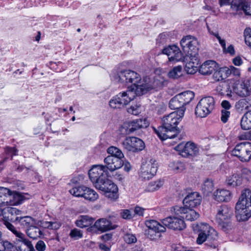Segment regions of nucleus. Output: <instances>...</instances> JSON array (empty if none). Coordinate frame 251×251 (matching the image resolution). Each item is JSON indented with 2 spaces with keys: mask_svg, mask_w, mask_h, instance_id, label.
<instances>
[{
  "mask_svg": "<svg viewBox=\"0 0 251 251\" xmlns=\"http://www.w3.org/2000/svg\"><path fill=\"white\" fill-rule=\"evenodd\" d=\"M128 113L134 115H137L141 112V105L140 103L132 104L127 109Z\"/></svg>",
  "mask_w": 251,
  "mask_h": 251,
  "instance_id": "obj_47",
  "label": "nucleus"
},
{
  "mask_svg": "<svg viewBox=\"0 0 251 251\" xmlns=\"http://www.w3.org/2000/svg\"><path fill=\"white\" fill-rule=\"evenodd\" d=\"M162 53L168 56L170 61L176 62L183 60V54L178 47L176 45L169 46L164 48Z\"/></svg>",
  "mask_w": 251,
  "mask_h": 251,
  "instance_id": "obj_18",
  "label": "nucleus"
},
{
  "mask_svg": "<svg viewBox=\"0 0 251 251\" xmlns=\"http://www.w3.org/2000/svg\"><path fill=\"white\" fill-rule=\"evenodd\" d=\"M231 154L242 162H249L251 160V143L244 142L237 144L231 151Z\"/></svg>",
  "mask_w": 251,
  "mask_h": 251,
  "instance_id": "obj_8",
  "label": "nucleus"
},
{
  "mask_svg": "<svg viewBox=\"0 0 251 251\" xmlns=\"http://www.w3.org/2000/svg\"><path fill=\"white\" fill-rule=\"evenodd\" d=\"M164 184V181L161 179H158L154 181L150 182L146 188L148 192H153L158 190Z\"/></svg>",
  "mask_w": 251,
  "mask_h": 251,
  "instance_id": "obj_39",
  "label": "nucleus"
},
{
  "mask_svg": "<svg viewBox=\"0 0 251 251\" xmlns=\"http://www.w3.org/2000/svg\"><path fill=\"white\" fill-rule=\"evenodd\" d=\"M105 169L113 172L123 166L124 162L122 158L115 157L114 156H107L104 159Z\"/></svg>",
  "mask_w": 251,
  "mask_h": 251,
  "instance_id": "obj_20",
  "label": "nucleus"
},
{
  "mask_svg": "<svg viewBox=\"0 0 251 251\" xmlns=\"http://www.w3.org/2000/svg\"><path fill=\"white\" fill-rule=\"evenodd\" d=\"M228 68L224 67L216 69L213 74V78L215 81H222L228 76Z\"/></svg>",
  "mask_w": 251,
  "mask_h": 251,
  "instance_id": "obj_30",
  "label": "nucleus"
},
{
  "mask_svg": "<svg viewBox=\"0 0 251 251\" xmlns=\"http://www.w3.org/2000/svg\"><path fill=\"white\" fill-rule=\"evenodd\" d=\"M145 225L148 228L145 230L146 237L151 240L157 241L161 237L162 233L166 231V227L163 224L154 220H148L145 221Z\"/></svg>",
  "mask_w": 251,
  "mask_h": 251,
  "instance_id": "obj_5",
  "label": "nucleus"
},
{
  "mask_svg": "<svg viewBox=\"0 0 251 251\" xmlns=\"http://www.w3.org/2000/svg\"><path fill=\"white\" fill-rule=\"evenodd\" d=\"M216 38L218 40L219 44L222 47L224 51L226 50V41L224 39H221V37L219 35H216Z\"/></svg>",
  "mask_w": 251,
  "mask_h": 251,
  "instance_id": "obj_60",
  "label": "nucleus"
},
{
  "mask_svg": "<svg viewBox=\"0 0 251 251\" xmlns=\"http://www.w3.org/2000/svg\"><path fill=\"white\" fill-rule=\"evenodd\" d=\"M11 193L12 192L9 189L4 187H1V198L3 195L8 199Z\"/></svg>",
  "mask_w": 251,
  "mask_h": 251,
  "instance_id": "obj_56",
  "label": "nucleus"
},
{
  "mask_svg": "<svg viewBox=\"0 0 251 251\" xmlns=\"http://www.w3.org/2000/svg\"><path fill=\"white\" fill-rule=\"evenodd\" d=\"M215 101L212 97H205L199 101L195 109V114L197 116L205 117L214 107Z\"/></svg>",
  "mask_w": 251,
  "mask_h": 251,
  "instance_id": "obj_10",
  "label": "nucleus"
},
{
  "mask_svg": "<svg viewBox=\"0 0 251 251\" xmlns=\"http://www.w3.org/2000/svg\"><path fill=\"white\" fill-rule=\"evenodd\" d=\"M136 96L137 95L135 92L128 89L126 91L119 93L117 95V98L123 107L128 104L135 98Z\"/></svg>",
  "mask_w": 251,
  "mask_h": 251,
  "instance_id": "obj_25",
  "label": "nucleus"
},
{
  "mask_svg": "<svg viewBox=\"0 0 251 251\" xmlns=\"http://www.w3.org/2000/svg\"><path fill=\"white\" fill-rule=\"evenodd\" d=\"M221 106L223 108L222 110H226L227 111H229L231 107L230 103L226 100H224L222 101Z\"/></svg>",
  "mask_w": 251,
  "mask_h": 251,
  "instance_id": "obj_59",
  "label": "nucleus"
},
{
  "mask_svg": "<svg viewBox=\"0 0 251 251\" xmlns=\"http://www.w3.org/2000/svg\"><path fill=\"white\" fill-rule=\"evenodd\" d=\"M185 109H182L165 115L162 119V126L154 131L163 140L174 138L178 133L177 126L184 116Z\"/></svg>",
  "mask_w": 251,
  "mask_h": 251,
  "instance_id": "obj_2",
  "label": "nucleus"
},
{
  "mask_svg": "<svg viewBox=\"0 0 251 251\" xmlns=\"http://www.w3.org/2000/svg\"><path fill=\"white\" fill-rule=\"evenodd\" d=\"M157 169L156 161L151 159L142 165L139 176L143 180H149L156 174Z\"/></svg>",
  "mask_w": 251,
  "mask_h": 251,
  "instance_id": "obj_14",
  "label": "nucleus"
},
{
  "mask_svg": "<svg viewBox=\"0 0 251 251\" xmlns=\"http://www.w3.org/2000/svg\"><path fill=\"white\" fill-rule=\"evenodd\" d=\"M242 178L239 175L234 174L232 176L227 177L226 182L227 185L232 187L239 186L242 184Z\"/></svg>",
  "mask_w": 251,
  "mask_h": 251,
  "instance_id": "obj_33",
  "label": "nucleus"
},
{
  "mask_svg": "<svg viewBox=\"0 0 251 251\" xmlns=\"http://www.w3.org/2000/svg\"><path fill=\"white\" fill-rule=\"evenodd\" d=\"M2 246L4 248L3 251H22L21 247H16L8 241H3Z\"/></svg>",
  "mask_w": 251,
  "mask_h": 251,
  "instance_id": "obj_43",
  "label": "nucleus"
},
{
  "mask_svg": "<svg viewBox=\"0 0 251 251\" xmlns=\"http://www.w3.org/2000/svg\"><path fill=\"white\" fill-rule=\"evenodd\" d=\"M182 67L181 66H177L174 67L171 70L168 74L169 77L176 79L181 76L182 75Z\"/></svg>",
  "mask_w": 251,
  "mask_h": 251,
  "instance_id": "obj_41",
  "label": "nucleus"
},
{
  "mask_svg": "<svg viewBox=\"0 0 251 251\" xmlns=\"http://www.w3.org/2000/svg\"><path fill=\"white\" fill-rule=\"evenodd\" d=\"M233 91L238 96L244 97L250 94L247 84L245 82H236L233 86Z\"/></svg>",
  "mask_w": 251,
  "mask_h": 251,
  "instance_id": "obj_28",
  "label": "nucleus"
},
{
  "mask_svg": "<svg viewBox=\"0 0 251 251\" xmlns=\"http://www.w3.org/2000/svg\"><path fill=\"white\" fill-rule=\"evenodd\" d=\"M124 241L128 244L135 243L137 242V238L135 235L131 233H126L124 236Z\"/></svg>",
  "mask_w": 251,
  "mask_h": 251,
  "instance_id": "obj_51",
  "label": "nucleus"
},
{
  "mask_svg": "<svg viewBox=\"0 0 251 251\" xmlns=\"http://www.w3.org/2000/svg\"><path fill=\"white\" fill-rule=\"evenodd\" d=\"M121 215L123 218L125 219H130L133 217V215L130 211L127 209L123 210L121 213Z\"/></svg>",
  "mask_w": 251,
  "mask_h": 251,
  "instance_id": "obj_55",
  "label": "nucleus"
},
{
  "mask_svg": "<svg viewBox=\"0 0 251 251\" xmlns=\"http://www.w3.org/2000/svg\"><path fill=\"white\" fill-rule=\"evenodd\" d=\"M197 226L199 232L196 240L198 244L201 245L207 240L208 241H214L218 239L217 232L209 225L201 223Z\"/></svg>",
  "mask_w": 251,
  "mask_h": 251,
  "instance_id": "obj_6",
  "label": "nucleus"
},
{
  "mask_svg": "<svg viewBox=\"0 0 251 251\" xmlns=\"http://www.w3.org/2000/svg\"><path fill=\"white\" fill-rule=\"evenodd\" d=\"M218 69V64L213 60L205 61L200 67L199 72L204 75H210Z\"/></svg>",
  "mask_w": 251,
  "mask_h": 251,
  "instance_id": "obj_26",
  "label": "nucleus"
},
{
  "mask_svg": "<svg viewBox=\"0 0 251 251\" xmlns=\"http://www.w3.org/2000/svg\"><path fill=\"white\" fill-rule=\"evenodd\" d=\"M33 248H34L33 247ZM47 246L45 243L42 240H39L35 246L34 250L37 251H45L46 250Z\"/></svg>",
  "mask_w": 251,
  "mask_h": 251,
  "instance_id": "obj_52",
  "label": "nucleus"
},
{
  "mask_svg": "<svg viewBox=\"0 0 251 251\" xmlns=\"http://www.w3.org/2000/svg\"><path fill=\"white\" fill-rule=\"evenodd\" d=\"M26 234L31 238L36 239L39 237L41 234V230L37 226H30L26 230Z\"/></svg>",
  "mask_w": 251,
  "mask_h": 251,
  "instance_id": "obj_38",
  "label": "nucleus"
},
{
  "mask_svg": "<svg viewBox=\"0 0 251 251\" xmlns=\"http://www.w3.org/2000/svg\"><path fill=\"white\" fill-rule=\"evenodd\" d=\"M213 187V181L210 179H207L204 181L201 188L203 193L207 195L209 193L212 192Z\"/></svg>",
  "mask_w": 251,
  "mask_h": 251,
  "instance_id": "obj_45",
  "label": "nucleus"
},
{
  "mask_svg": "<svg viewBox=\"0 0 251 251\" xmlns=\"http://www.w3.org/2000/svg\"><path fill=\"white\" fill-rule=\"evenodd\" d=\"M145 210V209L139 207V206H136L134 208V213L136 215H138L139 216H143L144 214V211Z\"/></svg>",
  "mask_w": 251,
  "mask_h": 251,
  "instance_id": "obj_61",
  "label": "nucleus"
},
{
  "mask_svg": "<svg viewBox=\"0 0 251 251\" xmlns=\"http://www.w3.org/2000/svg\"><path fill=\"white\" fill-rule=\"evenodd\" d=\"M240 124L243 129L249 130L251 129V111L247 112L243 116Z\"/></svg>",
  "mask_w": 251,
  "mask_h": 251,
  "instance_id": "obj_34",
  "label": "nucleus"
},
{
  "mask_svg": "<svg viewBox=\"0 0 251 251\" xmlns=\"http://www.w3.org/2000/svg\"><path fill=\"white\" fill-rule=\"evenodd\" d=\"M117 226L116 225L113 224L110 220L106 218H100L97 220L90 228L92 231L103 233L115 229Z\"/></svg>",
  "mask_w": 251,
  "mask_h": 251,
  "instance_id": "obj_16",
  "label": "nucleus"
},
{
  "mask_svg": "<svg viewBox=\"0 0 251 251\" xmlns=\"http://www.w3.org/2000/svg\"><path fill=\"white\" fill-rule=\"evenodd\" d=\"M251 197V190L245 189L242 191L235 206L236 217L239 221H247L251 217V203L249 201Z\"/></svg>",
  "mask_w": 251,
  "mask_h": 251,
  "instance_id": "obj_4",
  "label": "nucleus"
},
{
  "mask_svg": "<svg viewBox=\"0 0 251 251\" xmlns=\"http://www.w3.org/2000/svg\"><path fill=\"white\" fill-rule=\"evenodd\" d=\"M235 106L236 109L240 111L247 110L251 106V101L248 99H242L236 102Z\"/></svg>",
  "mask_w": 251,
  "mask_h": 251,
  "instance_id": "obj_36",
  "label": "nucleus"
},
{
  "mask_svg": "<svg viewBox=\"0 0 251 251\" xmlns=\"http://www.w3.org/2000/svg\"><path fill=\"white\" fill-rule=\"evenodd\" d=\"M94 222V219L88 216H80L75 221L77 226L80 228L87 227L91 225Z\"/></svg>",
  "mask_w": 251,
  "mask_h": 251,
  "instance_id": "obj_31",
  "label": "nucleus"
},
{
  "mask_svg": "<svg viewBox=\"0 0 251 251\" xmlns=\"http://www.w3.org/2000/svg\"><path fill=\"white\" fill-rule=\"evenodd\" d=\"M228 75L231 74L237 76H239L240 75V70L233 66H230V67L228 68Z\"/></svg>",
  "mask_w": 251,
  "mask_h": 251,
  "instance_id": "obj_54",
  "label": "nucleus"
},
{
  "mask_svg": "<svg viewBox=\"0 0 251 251\" xmlns=\"http://www.w3.org/2000/svg\"><path fill=\"white\" fill-rule=\"evenodd\" d=\"M169 167L171 170L176 173L180 172L184 169L183 164L178 161L171 162L169 165Z\"/></svg>",
  "mask_w": 251,
  "mask_h": 251,
  "instance_id": "obj_46",
  "label": "nucleus"
},
{
  "mask_svg": "<svg viewBox=\"0 0 251 251\" xmlns=\"http://www.w3.org/2000/svg\"><path fill=\"white\" fill-rule=\"evenodd\" d=\"M169 107L172 109H178V110L182 109H185L178 95L175 96L170 100Z\"/></svg>",
  "mask_w": 251,
  "mask_h": 251,
  "instance_id": "obj_35",
  "label": "nucleus"
},
{
  "mask_svg": "<svg viewBox=\"0 0 251 251\" xmlns=\"http://www.w3.org/2000/svg\"><path fill=\"white\" fill-rule=\"evenodd\" d=\"M230 113L229 111L226 110H221V119L223 123H226L227 122L228 118L229 117Z\"/></svg>",
  "mask_w": 251,
  "mask_h": 251,
  "instance_id": "obj_53",
  "label": "nucleus"
},
{
  "mask_svg": "<svg viewBox=\"0 0 251 251\" xmlns=\"http://www.w3.org/2000/svg\"><path fill=\"white\" fill-rule=\"evenodd\" d=\"M181 156L183 157L191 158L199 154V149L193 143H181L175 148Z\"/></svg>",
  "mask_w": 251,
  "mask_h": 251,
  "instance_id": "obj_12",
  "label": "nucleus"
},
{
  "mask_svg": "<svg viewBox=\"0 0 251 251\" xmlns=\"http://www.w3.org/2000/svg\"><path fill=\"white\" fill-rule=\"evenodd\" d=\"M21 225L24 227H30L34 224L33 219L30 216L19 217V221Z\"/></svg>",
  "mask_w": 251,
  "mask_h": 251,
  "instance_id": "obj_44",
  "label": "nucleus"
},
{
  "mask_svg": "<svg viewBox=\"0 0 251 251\" xmlns=\"http://www.w3.org/2000/svg\"><path fill=\"white\" fill-rule=\"evenodd\" d=\"M112 79L116 81L123 83H131L128 89L135 92L136 95L141 96L151 89L153 85L147 80L142 79L140 75L131 70H124L114 74L111 76Z\"/></svg>",
  "mask_w": 251,
  "mask_h": 251,
  "instance_id": "obj_1",
  "label": "nucleus"
},
{
  "mask_svg": "<svg viewBox=\"0 0 251 251\" xmlns=\"http://www.w3.org/2000/svg\"><path fill=\"white\" fill-rule=\"evenodd\" d=\"M174 212L176 215H181L182 218L187 221H193L199 217V214L192 208L175 206L174 207Z\"/></svg>",
  "mask_w": 251,
  "mask_h": 251,
  "instance_id": "obj_17",
  "label": "nucleus"
},
{
  "mask_svg": "<svg viewBox=\"0 0 251 251\" xmlns=\"http://www.w3.org/2000/svg\"><path fill=\"white\" fill-rule=\"evenodd\" d=\"M109 181H112L111 180H109L108 178V177H106V178H105V180H104L103 181H101L100 182H98L97 183V184H95V187L97 189H99V187H98V185H100V186H102V187H103L104 186V187L105 188L106 187H108V184H107V182H109Z\"/></svg>",
  "mask_w": 251,
  "mask_h": 251,
  "instance_id": "obj_58",
  "label": "nucleus"
},
{
  "mask_svg": "<svg viewBox=\"0 0 251 251\" xmlns=\"http://www.w3.org/2000/svg\"><path fill=\"white\" fill-rule=\"evenodd\" d=\"M249 3L245 0H232L231 3L230 8L235 11V14L241 13L243 11L246 14H251L248 12Z\"/></svg>",
  "mask_w": 251,
  "mask_h": 251,
  "instance_id": "obj_22",
  "label": "nucleus"
},
{
  "mask_svg": "<svg viewBox=\"0 0 251 251\" xmlns=\"http://www.w3.org/2000/svg\"><path fill=\"white\" fill-rule=\"evenodd\" d=\"M180 45L186 53L185 70L189 74H194L198 70L200 58L197 47L198 41L193 36L187 35L180 41Z\"/></svg>",
  "mask_w": 251,
  "mask_h": 251,
  "instance_id": "obj_3",
  "label": "nucleus"
},
{
  "mask_svg": "<svg viewBox=\"0 0 251 251\" xmlns=\"http://www.w3.org/2000/svg\"><path fill=\"white\" fill-rule=\"evenodd\" d=\"M108 172L103 165H95L88 172L90 179L94 186L98 182L103 181L108 177Z\"/></svg>",
  "mask_w": 251,
  "mask_h": 251,
  "instance_id": "obj_13",
  "label": "nucleus"
},
{
  "mask_svg": "<svg viewBox=\"0 0 251 251\" xmlns=\"http://www.w3.org/2000/svg\"><path fill=\"white\" fill-rule=\"evenodd\" d=\"M224 51L226 53H229L230 54H231L232 55H233L235 54L234 48V47L232 45H229L227 47V48H226V50Z\"/></svg>",
  "mask_w": 251,
  "mask_h": 251,
  "instance_id": "obj_64",
  "label": "nucleus"
},
{
  "mask_svg": "<svg viewBox=\"0 0 251 251\" xmlns=\"http://www.w3.org/2000/svg\"><path fill=\"white\" fill-rule=\"evenodd\" d=\"M21 211L16 208L7 207L1 210V215L3 216V219L15 222L19 221V217L17 216L20 214Z\"/></svg>",
  "mask_w": 251,
  "mask_h": 251,
  "instance_id": "obj_24",
  "label": "nucleus"
},
{
  "mask_svg": "<svg viewBox=\"0 0 251 251\" xmlns=\"http://www.w3.org/2000/svg\"><path fill=\"white\" fill-rule=\"evenodd\" d=\"M150 125L146 118H142L126 122L119 128V132L122 135H128L143 128L147 127Z\"/></svg>",
  "mask_w": 251,
  "mask_h": 251,
  "instance_id": "obj_9",
  "label": "nucleus"
},
{
  "mask_svg": "<svg viewBox=\"0 0 251 251\" xmlns=\"http://www.w3.org/2000/svg\"><path fill=\"white\" fill-rule=\"evenodd\" d=\"M161 223L165 227L175 230H182L186 227V224L181 215L167 217L161 220Z\"/></svg>",
  "mask_w": 251,
  "mask_h": 251,
  "instance_id": "obj_15",
  "label": "nucleus"
},
{
  "mask_svg": "<svg viewBox=\"0 0 251 251\" xmlns=\"http://www.w3.org/2000/svg\"><path fill=\"white\" fill-rule=\"evenodd\" d=\"M232 214L231 208L226 205H222L217 209L215 220L225 231H226L230 227V224L228 220L231 218Z\"/></svg>",
  "mask_w": 251,
  "mask_h": 251,
  "instance_id": "obj_7",
  "label": "nucleus"
},
{
  "mask_svg": "<svg viewBox=\"0 0 251 251\" xmlns=\"http://www.w3.org/2000/svg\"><path fill=\"white\" fill-rule=\"evenodd\" d=\"M201 197L198 192H193L187 195L183 201L185 207L193 208L201 203Z\"/></svg>",
  "mask_w": 251,
  "mask_h": 251,
  "instance_id": "obj_21",
  "label": "nucleus"
},
{
  "mask_svg": "<svg viewBox=\"0 0 251 251\" xmlns=\"http://www.w3.org/2000/svg\"><path fill=\"white\" fill-rule=\"evenodd\" d=\"M98 194L95 191L87 187H86L83 198L85 200H89L90 201H95L98 199Z\"/></svg>",
  "mask_w": 251,
  "mask_h": 251,
  "instance_id": "obj_40",
  "label": "nucleus"
},
{
  "mask_svg": "<svg viewBox=\"0 0 251 251\" xmlns=\"http://www.w3.org/2000/svg\"><path fill=\"white\" fill-rule=\"evenodd\" d=\"M123 148L128 151L138 152L143 150L145 143L139 138L134 136L126 137L121 142Z\"/></svg>",
  "mask_w": 251,
  "mask_h": 251,
  "instance_id": "obj_11",
  "label": "nucleus"
},
{
  "mask_svg": "<svg viewBox=\"0 0 251 251\" xmlns=\"http://www.w3.org/2000/svg\"><path fill=\"white\" fill-rule=\"evenodd\" d=\"M213 198L219 202H228L231 199V193L224 189H217L214 192Z\"/></svg>",
  "mask_w": 251,
  "mask_h": 251,
  "instance_id": "obj_27",
  "label": "nucleus"
},
{
  "mask_svg": "<svg viewBox=\"0 0 251 251\" xmlns=\"http://www.w3.org/2000/svg\"><path fill=\"white\" fill-rule=\"evenodd\" d=\"M244 36L246 44L251 48V28L247 27L244 31Z\"/></svg>",
  "mask_w": 251,
  "mask_h": 251,
  "instance_id": "obj_50",
  "label": "nucleus"
},
{
  "mask_svg": "<svg viewBox=\"0 0 251 251\" xmlns=\"http://www.w3.org/2000/svg\"><path fill=\"white\" fill-rule=\"evenodd\" d=\"M69 235L71 238L74 240H77L83 237V232L78 229L74 228L71 230Z\"/></svg>",
  "mask_w": 251,
  "mask_h": 251,
  "instance_id": "obj_49",
  "label": "nucleus"
},
{
  "mask_svg": "<svg viewBox=\"0 0 251 251\" xmlns=\"http://www.w3.org/2000/svg\"><path fill=\"white\" fill-rule=\"evenodd\" d=\"M24 200L23 196L20 193L17 192H12L9 199L6 201H5V199H4V201L1 202V204L6 203L10 205H16L21 204Z\"/></svg>",
  "mask_w": 251,
  "mask_h": 251,
  "instance_id": "obj_29",
  "label": "nucleus"
},
{
  "mask_svg": "<svg viewBox=\"0 0 251 251\" xmlns=\"http://www.w3.org/2000/svg\"><path fill=\"white\" fill-rule=\"evenodd\" d=\"M177 95L184 106L189 104L195 96L194 93L191 91H186Z\"/></svg>",
  "mask_w": 251,
  "mask_h": 251,
  "instance_id": "obj_32",
  "label": "nucleus"
},
{
  "mask_svg": "<svg viewBox=\"0 0 251 251\" xmlns=\"http://www.w3.org/2000/svg\"><path fill=\"white\" fill-rule=\"evenodd\" d=\"M107 184L109 185L106 188L104 186L102 187V186L98 185L99 190L104 192L106 196L111 200H116L118 198V188L117 185L112 181H109Z\"/></svg>",
  "mask_w": 251,
  "mask_h": 251,
  "instance_id": "obj_23",
  "label": "nucleus"
},
{
  "mask_svg": "<svg viewBox=\"0 0 251 251\" xmlns=\"http://www.w3.org/2000/svg\"><path fill=\"white\" fill-rule=\"evenodd\" d=\"M4 225L10 230L16 237L19 238L18 241L23 242L30 251H35L31 242L27 239L25 238V235L20 231H17L15 227L10 223V221L3 219Z\"/></svg>",
  "mask_w": 251,
  "mask_h": 251,
  "instance_id": "obj_19",
  "label": "nucleus"
},
{
  "mask_svg": "<svg viewBox=\"0 0 251 251\" xmlns=\"http://www.w3.org/2000/svg\"><path fill=\"white\" fill-rule=\"evenodd\" d=\"M232 62L235 66H239L242 64L243 61L240 56H236L233 59Z\"/></svg>",
  "mask_w": 251,
  "mask_h": 251,
  "instance_id": "obj_62",
  "label": "nucleus"
},
{
  "mask_svg": "<svg viewBox=\"0 0 251 251\" xmlns=\"http://www.w3.org/2000/svg\"><path fill=\"white\" fill-rule=\"evenodd\" d=\"M109 106L113 109L123 108L120 101L119 100L117 95L113 97L109 102Z\"/></svg>",
  "mask_w": 251,
  "mask_h": 251,
  "instance_id": "obj_48",
  "label": "nucleus"
},
{
  "mask_svg": "<svg viewBox=\"0 0 251 251\" xmlns=\"http://www.w3.org/2000/svg\"><path fill=\"white\" fill-rule=\"evenodd\" d=\"M86 186L84 185L75 186L69 190L70 193L76 197H83Z\"/></svg>",
  "mask_w": 251,
  "mask_h": 251,
  "instance_id": "obj_37",
  "label": "nucleus"
},
{
  "mask_svg": "<svg viewBox=\"0 0 251 251\" xmlns=\"http://www.w3.org/2000/svg\"><path fill=\"white\" fill-rule=\"evenodd\" d=\"M5 151L8 155L12 157L13 155H15L17 154V151L15 148L7 147L5 148Z\"/></svg>",
  "mask_w": 251,
  "mask_h": 251,
  "instance_id": "obj_57",
  "label": "nucleus"
},
{
  "mask_svg": "<svg viewBox=\"0 0 251 251\" xmlns=\"http://www.w3.org/2000/svg\"><path fill=\"white\" fill-rule=\"evenodd\" d=\"M107 152L110 154L109 156H114L116 157L123 158L124 157V154L121 150L114 146H111L107 150Z\"/></svg>",
  "mask_w": 251,
  "mask_h": 251,
  "instance_id": "obj_42",
  "label": "nucleus"
},
{
  "mask_svg": "<svg viewBox=\"0 0 251 251\" xmlns=\"http://www.w3.org/2000/svg\"><path fill=\"white\" fill-rule=\"evenodd\" d=\"M61 226V224L58 222H50V229H57Z\"/></svg>",
  "mask_w": 251,
  "mask_h": 251,
  "instance_id": "obj_63",
  "label": "nucleus"
}]
</instances>
